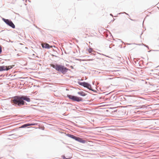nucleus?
<instances>
[{"label":"nucleus","mask_w":159,"mask_h":159,"mask_svg":"<svg viewBox=\"0 0 159 159\" xmlns=\"http://www.w3.org/2000/svg\"><path fill=\"white\" fill-rule=\"evenodd\" d=\"M102 55L105 56H106V57H109L108 56H106V55H104V54H102Z\"/></svg>","instance_id":"obj_21"},{"label":"nucleus","mask_w":159,"mask_h":159,"mask_svg":"<svg viewBox=\"0 0 159 159\" xmlns=\"http://www.w3.org/2000/svg\"><path fill=\"white\" fill-rule=\"evenodd\" d=\"M28 123L29 125V126L30 125H37V123Z\"/></svg>","instance_id":"obj_13"},{"label":"nucleus","mask_w":159,"mask_h":159,"mask_svg":"<svg viewBox=\"0 0 159 159\" xmlns=\"http://www.w3.org/2000/svg\"><path fill=\"white\" fill-rule=\"evenodd\" d=\"M67 97L72 100L73 101H75L77 102H83L84 100L81 97L70 94H67Z\"/></svg>","instance_id":"obj_4"},{"label":"nucleus","mask_w":159,"mask_h":159,"mask_svg":"<svg viewBox=\"0 0 159 159\" xmlns=\"http://www.w3.org/2000/svg\"><path fill=\"white\" fill-rule=\"evenodd\" d=\"M110 15L113 17V16L112 14H110Z\"/></svg>","instance_id":"obj_25"},{"label":"nucleus","mask_w":159,"mask_h":159,"mask_svg":"<svg viewBox=\"0 0 159 159\" xmlns=\"http://www.w3.org/2000/svg\"><path fill=\"white\" fill-rule=\"evenodd\" d=\"M62 157L63 159H65V158H66L64 155H62Z\"/></svg>","instance_id":"obj_19"},{"label":"nucleus","mask_w":159,"mask_h":159,"mask_svg":"<svg viewBox=\"0 0 159 159\" xmlns=\"http://www.w3.org/2000/svg\"><path fill=\"white\" fill-rule=\"evenodd\" d=\"M152 51H155V52H156V51H159V50H152Z\"/></svg>","instance_id":"obj_20"},{"label":"nucleus","mask_w":159,"mask_h":159,"mask_svg":"<svg viewBox=\"0 0 159 159\" xmlns=\"http://www.w3.org/2000/svg\"><path fill=\"white\" fill-rule=\"evenodd\" d=\"M31 101L30 96L24 95L16 96L11 100V104L16 107H20L27 105L26 102H29Z\"/></svg>","instance_id":"obj_1"},{"label":"nucleus","mask_w":159,"mask_h":159,"mask_svg":"<svg viewBox=\"0 0 159 159\" xmlns=\"http://www.w3.org/2000/svg\"><path fill=\"white\" fill-rule=\"evenodd\" d=\"M10 136H12V138H15V135L14 134H11V135H10Z\"/></svg>","instance_id":"obj_16"},{"label":"nucleus","mask_w":159,"mask_h":159,"mask_svg":"<svg viewBox=\"0 0 159 159\" xmlns=\"http://www.w3.org/2000/svg\"><path fill=\"white\" fill-rule=\"evenodd\" d=\"M64 53L66 54H68L69 53V52H66V50H64Z\"/></svg>","instance_id":"obj_18"},{"label":"nucleus","mask_w":159,"mask_h":159,"mask_svg":"<svg viewBox=\"0 0 159 159\" xmlns=\"http://www.w3.org/2000/svg\"><path fill=\"white\" fill-rule=\"evenodd\" d=\"M88 51L90 54L95 55L94 53L95 52L93 50V49L92 48H90L88 49Z\"/></svg>","instance_id":"obj_10"},{"label":"nucleus","mask_w":159,"mask_h":159,"mask_svg":"<svg viewBox=\"0 0 159 159\" xmlns=\"http://www.w3.org/2000/svg\"><path fill=\"white\" fill-rule=\"evenodd\" d=\"M143 44V45L145 47H146L148 49H149V47H148V45H146V44Z\"/></svg>","instance_id":"obj_17"},{"label":"nucleus","mask_w":159,"mask_h":159,"mask_svg":"<svg viewBox=\"0 0 159 159\" xmlns=\"http://www.w3.org/2000/svg\"><path fill=\"white\" fill-rule=\"evenodd\" d=\"M77 83L79 85L87 88L89 86H90V84L85 82H82L79 81L77 82Z\"/></svg>","instance_id":"obj_7"},{"label":"nucleus","mask_w":159,"mask_h":159,"mask_svg":"<svg viewBox=\"0 0 159 159\" xmlns=\"http://www.w3.org/2000/svg\"><path fill=\"white\" fill-rule=\"evenodd\" d=\"M36 28H37L39 29H40V28H38L37 26H36Z\"/></svg>","instance_id":"obj_27"},{"label":"nucleus","mask_w":159,"mask_h":159,"mask_svg":"<svg viewBox=\"0 0 159 159\" xmlns=\"http://www.w3.org/2000/svg\"><path fill=\"white\" fill-rule=\"evenodd\" d=\"M65 159H70V158H65Z\"/></svg>","instance_id":"obj_23"},{"label":"nucleus","mask_w":159,"mask_h":159,"mask_svg":"<svg viewBox=\"0 0 159 159\" xmlns=\"http://www.w3.org/2000/svg\"><path fill=\"white\" fill-rule=\"evenodd\" d=\"M20 78V79H25V78H24V77H21Z\"/></svg>","instance_id":"obj_24"},{"label":"nucleus","mask_w":159,"mask_h":159,"mask_svg":"<svg viewBox=\"0 0 159 159\" xmlns=\"http://www.w3.org/2000/svg\"><path fill=\"white\" fill-rule=\"evenodd\" d=\"M14 66H0V71H7L10 69L13 68Z\"/></svg>","instance_id":"obj_6"},{"label":"nucleus","mask_w":159,"mask_h":159,"mask_svg":"<svg viewBox=\"0 0 159 159\" xmlns=\"http://www.w3.org/2000/svg\"><path fill=\"white\" fill-rule=\"evenodd\" d=\"M41 45L43 48L46 49H50L52 47V46L49 45L47 43H43Z\"/></svg>","instance_id":"obj_8"},{"label":"nucleus","mask_w":159,"mask_h":159,"mask_svg":"<svg viewBox=\"0 0 159 159\" xmlns=\"http://www.w3.org/2000/svg\"><path fill=\"white\" fill-rule=\"evenodd\" d=\"M29 126V123L25 124L22 125L20 128H25L27 126Z\"/></svg>","instance_id":"obj_11"},{"label":"nucleus","mask_w":159,"mask_h":159,"mask_svg":"<svg viewBox=\"0 0 159 159\" xmlns=\"http://www.w3.org/2000/svg\"><path fill=\"white\" fill-rule=\"evenodd\" d=\"M68 104H70V103H68Z\"/></svg>","instance_id":"obj_29"},{"label":"nucleus","mask_w":159,"mask_h":159,"mask_svg":"<svg viewBox=\"0 0 159 159\" xmlns=\"http://www.w3.org/2000/svg\"><path fill=\"white\" fill-rule=\"evenodd\" d=\"M90 60L91 61H92V60H93V59H92Z\"/></svg>","instance_id":"obj_28"},{"label":"nucleus","mask_w":159,"mask_h":159,"mask_svg":"<svg viewBox=\"0 0 159 159\" xmlns=\"http://www.w3.org/2000/svg\"><path fill=\"white\" fill-rule=\"evenodd\" d=\"M2 20L8 25L13 29H15V25L11 20L6 19L3 18H2Z\"/></svg>","instance_id":"obj_5"},{"label":"nucleus","mask_w":159,"mask_h":159,"mask_svg":"<svg viewBox=\"0 0 159 159\" xmlns=\"http://www.w3.org/2000/svg\"><path fill=\"white\" fill-rule=\"evenodd\" d=\"M122 13V14H126V15H129V14H128L126 13V12H123L122 13H118V14H121Z\"/></svg>","instance_id":"obj_15"},{"label":"nucleus","mask_w":159,"mask_h":159,"mask_svg":"<svg viewBox=\"0 0 159 159\" xmlns=\"http://www.w3.org/2000/svg\"><path fill=\"white\" fill-rule=\"evenodd\" d=\"M2 48L1 45H0V54L2 53Z\"/></svg>","instance_id":"obj_14"},{"label":"nucleus","mask_w":159,"mask_h":159,"mask_svg":"<svg viewBox=\"0 0 159 159\" xmlns=\"http://www.w3.org/2000/svg\"><path fill=\"white\" fill-rule=\"evenodd\" d=\"M109 47L110 48H111V45H109Z\"/></svg>","instance_id":"obj_26"},{"label":"nucleus","mask_w":159,"mask_h":159,"mask_svg":"<svg viewBox=\"0 0 159 159\" xmlns=\"http://www.w3.org/2000/svg\"><path fill=\"white\" fill-rule=\"evenodd\" d=\"M132 44V43H126V44H127V45H131V44Z\"/></svg>","instance_id":"obj_22"},{"label":"nucleus","mask_w":159,"mask_h":159,"mask_svg":"<svg viewBox=\"0 0 159 159\" xmlns=\"http://www.w3.org/2000/svg\"><path fill=\"white\" fill-rule=\"evenodd\" d=\"M51 66L58 71L59 74H65L68 70H70L64 65L57 63L52 64L51 65Z\"/></svg>","instance_id":"obj_2"},{"label":"nucleus","mask_w":159,"mask_h":159,"mask_svg":"<svg viewBox=\"0 0 159 159\" xmlns=\"http://www.w3.org/2000/svg\"><path fill=\"white\" fill-rule=\"evenodd\" d=\"M66 136L80 143H84L86 142V141L85 140L80 137H77L69 134H66Z\"/></svg>","instance_id":"obj_3"},{"label":"nucleus","mask_w":159,"mask_h":159,"mask_svg":"<svg viewBox=\"0 0 159 159\" xmlns=\"http://www.w3.org/2000/svg\"><path fill=\"white\" fill-rule=\"evenodd\" d=\"M90 86H88V87L87 88L88 89H89V90H91L93 91L94 92V90L93 89H92V86H91V85L90 84Z\"/></svg>","instance_id":"obj_12"},{"label":"nucleus","mask_w":159,"mask_h":159,"mask_svg":"<svg viewBox=\"0 0 159 159\" xmlns=\"http://www.w3.org/2000/svg\"><path fill=\"white\" fill-rule=\"evenodd\" d=\"M77 93L83 97L85 96L87 94L85 93L82 91L78 92Z\"/></svg>","instance_id":"obj_9"}]
</instances>
